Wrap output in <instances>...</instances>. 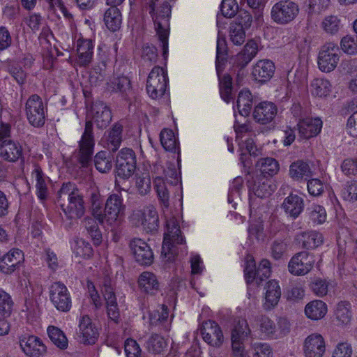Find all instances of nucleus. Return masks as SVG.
Instances as JSON below:
<instances>
[{"instance_id":"nucleus-21","label":"nucleus","mask_w":357,"mask_h":357,"mask_svg":"<svg viewBox=\"0 0 357 357\" xmlns=\"http://www.w3.org/2000/svg\"><path fill=\"white\" fill-rule=\"evenodd\" d=\"M20 347L26 355L30 357H42L46 353V346L41 340L34 335L24 337L20 341Z\"/></svg>"},{"instance_id":"nucleus-38","label":"nucleus","mask_w":357,"mask_h":357,"mask_svg":"<svg viewBox=\"0 0 357 357\" xmlns=\"http://www.w3.org/2000/svg\"><path fill=\"white\" fill-rule=\"evenodd\" d=\"M289 175L294 180L298 181L303 178L307 179V178L311 176L312 171L307 162L298 160L290 165Z\"/></svg>"},{"instance_id":"nucleus-1","label":"nucleus","mask_w":357,"mask_h":357,"mask_svg":"<svg viewBox=\"0 0 357 357\" xmlns=\"http://www.w3.org/2000/svg\"><path fill=\"white\" fill-rule=\"evenodd\" d=\"M84 132L79 142V151L77 158L82 167H88L92 163V155L95 145L93 132V123L97 128H106L112 121V113L109 107L103 102L97 100L93 102L88 112Z\"/></svg>"},{"instance_id":"nucleus-49","label":"nucleus","mask_w":357,"mask_h":357,"mask_svg":"<svg viewBox=\"0 0 357 357\" xmlns=\"http://www.w3.org/2000/svg\"><path fill=\"white\" fill-rule=\"evenodd\" d=\"M350 308L351 305L347 301H341L337 305L335 317L342 324H347L351 320V314Z\"/></svg>"},{"instance_id":"nucleus-60","label":"nucleus","mask_w":357,"mask_h":357,"mask_svg":"<svg viewBox=\"0 0 357 357\" xmlns=\"http://www.w3.org/2000/svg\"><path fill=\"white\" fill-rule=\"evenodd\" d=\"M252 349L255 357H272V349L267 343L255 342L252 344Z\"/></svg>"},{"instance_id":"nucleus-2","label":"nucleus","mask_w":357,"mask_h":357,"mask_svg":"<svg viewBox=\"0 0 357 357\" xmlns=\"http://www.w3.org/2000/svg\"><path fill=\"white\" fill-rule=\"evenodd\" d=\"M59 200L63 201L61 208L68 219H78L85 212L83 195L74 183H63L59 191Z\"/></svg>"},{"instance_id":"nucleus-14","label":"nucleus","mask_w":357,"mask_h":357,"mask_svg":"<svg viewBox=\"0 0 357 357\" xmlns=\"http://www.w3.org/2000/svg\"><path fill=\"white\" fill-rule=\"evenodd\" d=\"M133 216L137 219L135 224L137 226H142L146 232L152 233L158 230L159 218L156 208L153 206H147L143 212H137Z\"/></svg>"},{"instance_id":"nucleus-34","label":"nucleus","mask_w":357,"mask_h":357,"mask_svg":"<svg viewBox=\"0 0 357 357\" xmlns=\"http://www.w3.org/2000/svg\"><path fill=\"white\" fill-rule=\"evenodd\" d=\"M251 335V329L245 319H238L234 322L231 332V340L245 342Z\"/></svg>"},{"instance_id":"nucleus-4","label":"nucleus","mask_w":357,"mask_h":357,"mask_svg":"<svg viewBox=\"0 0 357 357\" xmlns=\"http://www.w3.org/2000/svg\"><path fill=\"white\" fill-rule=\"evenodd\" d=\"M167 232L165 234L162 254L172 260L177 255L176 245L185 242L176 220L170 218L166 222Z\"/></svg>"},{"instance_id":"nucleus-61","label":"nucleus","mask_w":357,"mask_h":357,"mask_svg":"<svg viewBox=\"0 0 357 357\" xmlns=\"http://www.w3.org/2000/svg\"><path fill=\"white\" fill-rule=\"evenodd\" d=\"M252 22V15L249 12L245 10H240L237 13V15L233 24H238L243 29L249 28Z\"/></svg>"},{"instance_id":"nucleus-59","label":"nucleus","mask_w":357,"mask_h":357,"mask_svg":"<svg viewBox=\"0 0 357 357\" xmlns=\"http://www.w3.org/2000/svg\"><path fill=\"white\" fill-rule=\"evenodd\" d=\"M271 275V262L268 259H262L257 268V284L259 285L265 279Z\"/></svg>"},{"instance_id":"nucleus-44","label":"nucleus","mask_w":357,"mask_h":357,"mask_svg":"<svg viewBox=\"0 0 357 357\" xmlns=\"http://www.w3.org/2000/svg\"><path fill=\"white\" fill-rule=\"evenodd\" d=\"M259 326L261 333L265 337L272 339L278 338L276 325L268 317H261L259 319Z\"/></svg>"},{"instance_id":"nucleus-37","label":"nucleus","mask_w":357,"mask_h":357,"mask_svg":"<svg viewBox=\"0 0 357 357\" xmlns=\"http://www.w3.org/2000/svg\"><path fill=\"white\" fill-rule=\"evenodd\" d=\"M258 51L257 46H244V48L235 56L234 63L241 68H244L255 57Z\"/></svg>"},{"instance_id":"nucleus-56","label":"nucleus","mask_w":357,"mask_h":357,"mask_svg":"<svg viewBox=\"0 0 357 357\" xmlns=\"http://www.w3.org/2000/svg\"><path fill=\"white\" fill-rule=\"evenodd\" d=\"M344 199L349 202L357 200V181H348L342 190Z\"/></svg>"},{"instance_id":"nucleus-63","label":"nucleus","mask_w":357,"mask_h":357,"mask_svg":"<svg viewBox=\"0 0 357 357\" xmlns=\"http://www.w3.org/2000/svg\"><path fill=\"white\" fill-rule=\"evenodd\" d=\"M124 349L127 357H139L142 351L137 342L131 338L125 342Z\"/></svg>"},{"instance_id":"nucleus-46","label":"nucleus","mask_w":357,"mask_h":357,"mask_svg":"<svg viewBox=\"0 0 357 357\" xmlns=\"http://www.w3.org/2000/svg\"><path fill=\"white\" fill-rule=\"evenodd\" d=\"M160 143L163 148L170 152H176L178 143L174 132L170 129H163L160 134Z\"/></svg>"},{"instance_id":"nucleus-3","label":"nucleus","mask_w":357,"mask_h":357,"mask_svg":"<svg viewBox=\"0 0 357 357\" xmlns=\"http://www.w3.org/2000/svg\"><path fill=\"white\" fill-rule=\"evenodd\" d=\"M126 206L121 197L112 194L106 201L104 211H96V219L100 225L111 227L119 226L125 217Z\"/></svg>"},{"instance_id":"nucleus-26","label":"nucleus","mask_w":357,"mask_h":357,"mask_svg":"<svg viewBox=\"0 0 357 357\" xmlns=\"http://www.w3.org/2000/svg\"><path fill=\"white\" fill-rule=\"evenodd\" d=\"M264 289L266 293L264 308L269 310L278 305L281 296V289L278 282L275 280L268 281Z\"/></svg>"},{"instance_id":"nucleus-11","label":"nucleus","mask_w":357,"mask_h":357,"mask_svg":"<svg viewBox=\"0 0 357 357\" xmlns=\"http://www.w3.org/2000/svg\"><path fill=\"white\" fill-rule=\"evenodd\" d=\"M298 6L293 1L283 0L276 3L271 10V17L277 23L292 21L298 13Z\"/></svg>"},{"instance_id":"nucleus-30","label":"nucleus","mask_w":357,"mask_h":357,"mask_svg":"<svg viewBox=\"0 0 357 357\" xmlns=\"http://www.w3.org/2000/svg\"><path fill=\"white\" fill-rule=\"evenodd\" d=\"M106 89L111 93H120L126 96L130 90V81L123 75L114 76L107 82Z\"/></svg>"},{"instance_id":"nucleus-25","label":"nucleus","mask_w":357,"mask_h":357,"mask_svg":"<svg viewBox=\"0 0 357 357\" xmlns=\"http://www.w3.org/2000/svg\"><path fill=\"white\" fill-rule=\"evenodd\" d=\"M298 126L301 136L309 139L320 132L322 128V121L319 118H306L301 120Z\"/></svg>"},{"instance_id":"nucleus-35","label":"nucleus","mask_w":357,"mask_h":357,"mask_svg":"<svg viewBox=\"0 0 357 357\" xmlns=\"http://www.w3.org/2000/svg\"><path fill=\"white\" fill-rule=\"evenodd\" d=\"M104 22L107 28L111 31H118L122 23L120 10L116 6H111L105 13Z\"/></svg>"},{"instance_id":"nucleus-41","label":"nucleus","mask_w":357,"mask_h":357,"mask_svg":"<svg viewBox=\"0 0 357 357\" xmlns=\"http://www.w3.org/2000/svg\"><path fill=\"white\" fill-rule=\"evenodd\" d=\"M113 157L109 153L101 151L94 157V165L96 169L101 173H107L112 169Z\"/></svg>"},{"instance_id":"nucleus-45","label":"nucleus","mask_w":357,"mask_h":357,"mask_svg":"<svg viewBox=\"0 0 357 357\" xmlns=\"http://www.w3.org/2000/svg\"><path fill=\"white\" fill-rule=\"evenodd\" d=\"M47 333L52 343L57 347L61 349L67 348L68 343V339L60 328L50 326L47 328Z\"/></svg>"},{"instance_id":"nucleus-55","label":"nucleus","mask_w":357,"mask_h":357,"mask_svg":"<svg viewBox=\"0 0 357 357\" xmlns=\"http://www.w3.org/2000/svg\"><path fill=\"white\" fill-rule=\"evenodd\" d=\"M287 242L285 240L276 239L271 245V255L276 259H280L283 257L287 250Z\"/></svg>"},{"instance_id":"nucleus-12","label":"nucleus","mask_w":357,"mask_h":357,"mask_svg":"<svg viewBox=\"0 0 357 357\" xmlns=\"http://www.w3.org/2000/svg\"><path fill=\"white\" fill-rule=\"evenodd\" d=\"M102 294L106 302L107 312L109 318L115 323H118L120 319V312L116 302L113 284L109 277H105L103 279Z\"/></svg>"},{"instance_id":"nucleus-20","label":"nucleus","mask_w":357,"mask_h":357,"mask_svg":"<svg viewBox=\"0 0 357 357\" xmlns=\"http://www.w3.org/2000/svg\"><path fill=\"white\" fill-rule=\"evenodd\" d=\"M0 156L6 161L15 162L18 160L24 161L23 149L16 141L4 140L0 143Z\"/></svg>"},{"instance_id":"nucleus-36","label":"nucleus","mask_w":357,"mask_h":357,"mask_svg":"<svg viewBox=\"0 0 357 357\" xmlns=\"http://www.w3.org/2000/svg\"><path fill=\"white\" fill-rule=\"evenodd\" d=\"M257 168L261 172V176L264 177H270L276 174L279 170V164L278 161L273 158H260L256 163Z\"/></svg>"},{"instance_id":"nucleus-6","label":"nucleus","mask_w":357,"mask_h":357,"mask_svg":"<svg viewBox=\"0 0 357 357\" xmlns=\"http://www.w3.org/2000/svg\"><path fill=\"white\" fill-rule=\"evenodd\" d=\"M25 112L29 123L35 128H42L45 123L47 109L42 98L37 94L31 95L26 100Z\"/></svg>"},{"instance_id":"nucleus-50","label":"nucleus","mask_w":357,"mask_h":357,"mask_svg":"<svg viewBox=\"0 0 357 357\" xmlns=\"http://www.w3.org/2000/svg\"><path fill=\"white\" fill-rule=\"evenodd\" d=\"M154 186L158 197L164 207L169 206V193L163 180L160 177H156L154 180Z\"/></svg>"},{"instance_id":"nucleus-24","label":"nucleus","mask_w":357,"mask_h":357,"mask_svg":"<svg viewBox=\"0 0 357 357\" xmlns=\"http://www.w3.org/2000/svg\"><path fill=\"white\" fill-rule=\"evenodd\" d=\"M248 187L258 197H266L271 195L274 188L271 185V180L268 177L260 176L257 179L248 180Z\"/></svg>"},{"instance_id":"nucleus-51","label":"nucleus","mask_w":357,"mask_h":357,"mask_svg":"<svg viewBox=\"0 0 357 357\" xmlns=\"http://www.w3.org/2000/svg\"><path fill=\"white\" fill-rule=\"evenodd\" d=\"M245 29L241 25L231 23L229 26V36L234 45H242L245 41Z\"/></svg>"},{"instance_id":"nucleus-28","label":"nucleus","mask_w":357,"mask_h":357,"mask_svg":"<svg viewBox=\"0 0 357 357\" xmlns=\"http://www.w3.org/2000/svg\"><path fill=\"white\" fill-rule=\"evenodd\" d=\"M282 208L287 214L295 219L303 210V199L297 195L290 194L284 199Z\"/></svg>"},{"instance_id":"nucleus-48","label":"nucleus","mask_w":357,"mask_h":357,"mask_svg":"<svg viewBox=\"0 0 357 357\" xmlns=\"http://www.w3.org/2000/svg\"><path fill=\"white\" fill-rule=\"evenodd\" d=\"M14 302L11 296L2 289H0V315L3 317L10 316L13 310Z\"/></svg>"},{"instance_id":"nucleus-22","label":"nucleus","mask_w":357,"mask_h":357,"mask_svg":"<svg viewBox=\"0 0 357 357\" xmlns=\"http://www.w3.org/2000/svg\"><path fill=\"white\" fill-rule=\"evenodd\" d=\"M274 63L268 59L258 61L253 66L252 75L258 82L264 83L271 79L275 73Z\"/></svg>"},{"instance_id":"nucleus-42","label":"nucleus","mask_w":357,"mask_h":357,"mask_svg":"<svg viewBox=\"0 0 357 357\" xmlns=\"http://www.w3.org/2000/svg\"><path fill=\"white\" fill-rule=\"evenodd\" d=\"M123 126L119 123H115L109 130L107 135L108 149L112 151H116L120 146L122 141Z\"/></svg>"},{"instance_id":"nucleus-58","label":"nucleus","mask_w":357,"mask_h":357,"mask_svg":"<svg viewBox=\"0 0 357 357\" xmlns=\"http://www.w3.org/2000/svg\"><path fill=\"white\" fill-rule=\"evenodd\" d=\"M322 26L327 33L334 34L340 29V20L337 16H328L324 20Z\"/></svg>"},{"instance_id":"nucleus-7","label":"nucleus","mask_w":357,"mask_h":357,"mask_svg":"<svg viewBox=\"0 0 357 357\" xmlns=\"http://www.w3.org/2000/svg\"><path fill=\"white\" fill-rule=\"evenodd\" d=\"M167 82V72L160 66H155L147 78V93L153 99L161 98L166 91Z\"/></svg>"},{"instance_id":"nucleus-10","label":"nucleus","mask_w":357,"mask_h":357,"mask_svg":"<svg viewBox=\"0 0 357 357\" xmlns=\"http://www.w3.org/2000/svg\"><path fill=\"white\" fill-rule=\"evenodd\" d=\"M314 261V256L308 252H299L289 261L288 270L294 275H305L312 269Z\"/></svg>"},{"instance_id":"nucleus-29","label":"nucleus","mask_w":357,"mask_h":357,"mask_svg":"<svg viewBox=\"0 0 357 357\" xmlns=\"http://www.w3.org/2000/svg\"><path fill=\"white\" fill-rule=\"evenodd\" d=\"M139 287L142 291L151 295L155 294L159 290V282L153 273L144 271L138 278Z\"/></svg>"},{"instance_id":"nucleus-52","label":"nucleus","mask_w":357,"mask_h":357,"mask_svg":"<svg viewBox=\"0 0 357 357\" xmlns=\"http://www.w3.org/2000/svg\"><path fill=\"white\" fill-rule=\"evenodd\" d=\"M310 219L315 224L324 223L326 219V211L320 205H315L307 209Z\"/></svg>"},{"instance_id":"nucleus-9","label":"nucleus","mask_w":357,"mask_h":357,"mask_svg":"<svg viewBox=\"0 0 357 357\" xmlns=\"http://www.w3.org/2000/svg\"><path fill=\"white\" fill-rule=\"evenodd\" d=\"M136 169V157L132 149H122L116 159V169L118 176L126 179L130 178Z\"/></svg>"},{"instance_id":"nucleus-15","label":"nucleus","mask_w":357,"mask_h":357,"mask_svg":"<svg viewBox=\"0 0 357 357\" xmlns=\"http://www.w3.org/2000/svg\"><path fill=\"white\" fill-rule=\"evenodd\" d=\"M77 334L79 342L84 344H95L99 336L98 328L86 315L80 318Z\"/></svg>"},{"instance_id":"nucleus-32","label":"nucleus","mask_w":357,"mask_h":357,"mask_svg":"<svg viewBox=\"0 0 357 357\" xmlns=\"http://www.w3.org/2000/svg\"><path fill=\"white\" fill-rule=\"evenodd\" d=\"M32 176L36 181V189L38 198L43 202L46 200L49 196V192L45 179V174L39 165H35Z\"/></svg>"},{"instance_id":"nucleus-27","label":"nucleus","mask_w":357,"mask_h":357,"mask_svg":"<svg viewBox=\"0 0 357 357\" xmlns=\"http://www.w3.org/2000/svg\"><path fill=\"white\" fill-rule=\"evenodd\" d=\"M171 14V6L167 2L162 4L157 10V17L155 22V30L158 36L159 40L162 45H168L169 31L162 26L161 22H157L158 17L167 21Z\"/></svg>"},{"instance_id":"nucleus-5","label":"nucleus","mask_w":357,"mask_h":357,"mask_svg":"<svg viewBox=\"0 0 357 357\" xmlns=\"http://www.w3.org/2000/svg\"><path fill=\"white\" fill-rule=\"evenodd\" d=\"M227 59V46H217L215 67L219 78L220 94L225 102H229L233 98L232 78L229 74H225L222 77L220 75L224 69V65Z\"/></svg>"},{"instance_id":"nucleus-43","label":"nucleus","mask_w":357,"mask_h":357,"mask_svg":"<svg viewBox=\"0 0 357 357\" xmlns=\"http://www.w3.org/2000/svg\"><path fill=\"white\" fill-rule=\"evenodd\" d=\"M98 221L95 218H86L83 224L88 234L91 236L93 243L95 245H99L102 242V233L96 222Z\"/></svg>"},{"instance_id":"nucleus-47","label":"nucleus","mask_w":357,"mask_h":357,"mask_svg":"<svg viewBox=\"0 0 357 357\" xmlns=\"http://www.w3.org/2000/svg\"><path fill=\"white\" fill-rule=\"evenodd\" d=\"M311 87L312 95L319 97H325L329 94L331 84L327 79L317 78L312 81Z\"/></svg>"},{"instance_id":"nucleus-13","label":"nucleus","mask_w":357,"mask_h":357,"mask_svg":"<svg viewBox=\"0 0 357 357\" xmlns=\"http://www.w3.org/2000/svg\"><path fill=\"white\" fill-rule=\"evenodd\" d=\"M340 54L339 46H323L318 56L319 69L325 73L333 71L337 66Z\"/></svg>"},{"instance_id":"nucleus-40","label":"nucleus","mask_w":357,"mask_h":357,"mask_svg":"<svg viewBox=\"0 0 357 357\" xmlns=\"http://www.w3.org/2000/svg\"><path fill=\"white\" fill-rule=\"evenodd\" d=\"M167 347V340L156 333L152 334L145 343V347L148 351L154 354L162 353Z\"/></svg>"},{"instance_id":"nucleus-17","label":"nucleus","mask_w":357,"mask_h":357,"mask_svg":"<svg viewBox=\"0 0 357 357\" xmlns=\"http://www.w3.org/2000/svg\"><path fill=\"white\" fill-rule=\"evenodd\" d=\"M130 247L137 263L149 266L153 261V253L149 245L140 238L133 239Z\"/></svg>"},{"instance_id":"nucleus-18","label":"nucleus","mask_w":357,"mask_h":357,"mask_svg":"<svg viewBox=\"0 0 357 357\" xmlns=\"http://www.w3.org/2000/svg\"><path fill=\"white\" fill-rule=\"evenodd\" d=\"M201 334L203 340L213 347H220L224 340L220 327L213 321L208 320L203 323Z\"/></svg>"},{"instance_id":"nucleus-8","label":"nucleus","mask_w":357,"mask_h":357,"mask_svg":"<svg viewBox=\"0 0 357 357\" xmlns=\"http://www.w3.org/2000/svg\"><path fill=\"white\" fill-rule=\"evenodd\" d=\"M50 299L59 311L67 312L72 307V300L66 286L61 282L52 283L49 289Z\"/></svg>"},{"instance_id":"nucleus-64","label":"nucleus","mask_w":357,"mask_h":357,"mask_svg":"<svg viewBox=\"0 0 357 357\" xmlns=\"http://www.w3.org/2000/svg\"><path fill=\"white\" fill-rule=\"evenodd\" d=\"M352 347L347 342L339 343L335 348L332 357H351Z\"/></svg>"},{"instance_id":"nucleus-39","label":"nucleus","mask_w":357,"mask_h":357,"mask_svg":"<svg viewBox=\"0 0 357 357\" xmlns=\"http://www.w3.org/2000/svg\"><path fill=\"white\" fill-rule=\"evenodd\" d=\"M252 103V96L249 90L243 89L240 91L236 101V107L240 115L246 117L249 115Z\"/></svg>"},{"instance_id":"nucleus-53","label":"nucleus","mask_w":357,"mask_h":357,"mask_svg":"<svg viewBox=\"0 0 357 357\" xmlns=\"http://www.w3.org/2000/svg\"><path fill=\"white\" fill-rule=\"evenodd\" d=\"M77 54L78 56V63L80 66L88 65L93 56V46H77Z\"/></svg>"},{"instance_id":"nucleus-33","label":"nucleus","mask_w":357,"mask_h":357,"mask_svg":"<svg viewBox=\"0 0 357 357\" xmlns=\"http://www.w3.org/2000/svg\"><path fill=\"white\" fill-rule=\"evenodd\" d=\"M326 304L320 300H314L307 303L305 307L306 316L312 320H319L327 313Z\"/></svg>"},{"instance_id":"nucleus-57","label":"nucleus","mask_w":357,"mask_h":357,"mask_svg":"<svg viewBox=\"0 0 357 357\" xmlns=\"http://www.w3.org/2000/svg\"><path fill=\"white\" fill-rule=\"evenodd\" d=\"M244 275L246 282L252 283L257 281V269H256L255 261L252 257L248 258L244 268Z\"/></svg>"},{"instance_id":"nucleus-19","label":"nucleus","mask_w":357,"mask_h":357,"mask_svg":"<svg viewBox=\"0 0 357 357\" xmlns=\"http://www.w3.org/2000/svg\"><path fill=\"white\" fill-rule=\"evenodd\" d=\"M278 114V107L272 102H261L255 106L253 111L255 121L261 125L271 123Z\"/></svg>"},{"instance_id":"nucleus-54","label":"nucleus","mask_w":357,"mask_h":357,"mask_svg":"<svg viewBox=\"0 0 357 357\" xmlns=\"http://www.w3.org/2000/svg\"><path fill=\"white\" fill-rule=\"evenodd\" d=\"M331 287L330 282L324 279H316L310 284L312 292L317 296L323 297L326 296Z\"/></svg>"},{"instance_id":"nucleus-31","label":"nucleus","mask_w":357,"mask_h":357,"mask_svg":"<svg viewBox=\"0 0 357 357\" xmlns=\"http://www.w3.org/2000/svg\"><path fill=\"white\" fill-rule=\"evenodd\" d=\"M296 240L303 248L309 250L320 245L323 243V236L317 231H305L297 235Z\"/></svg>"},{"instance_id":"nucleus-62","label":"nucleus","mask_w":357,"mask_h":357,"mask_svg":"<svg viewBox=\"0 0 357 357\" xmlns=\"http://www.w3.org/2000/svg\"><path fill=\"white\" fill-rule=\"evenodd\" d=\"M238 5L234 0H222L220 6L222 14L226 17H231L236 13Z\"/></svg>"},{"instance_id":"nucleus-16","label":"nucleus","mask_w":357,"mask_h":357,"mask_svg":"<svg viewBox=\"0 0 357 357\" xmlns=\"http://www.w3.org/2000/svg\"><path fill=\"white\" fill-rule=\"evenodd\" d=\"M303 351L305 357H323L326 351V344L322 335L312 333L303 342Z\"/></svg>"},{"instance_id":"nucleus-23","label":"nucleus","mask_w":357,"mask_h":357,"mask_svg":"<svg viewBox=\"0 0 357 357\" xmlns=\"http://www.w3.org/2000/svg\"><path fill=\"white\" fill-rule=\"evenodd\" d=\"M23 261L22 251L19 249H13L1 259L0 271L5 274H11Z\"/></svg>"}]
</instances>
